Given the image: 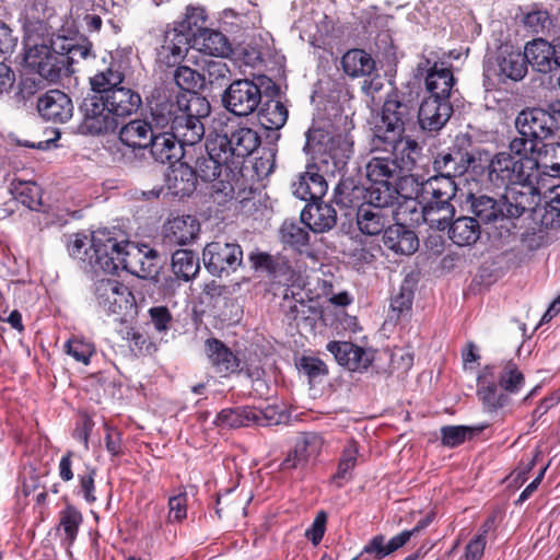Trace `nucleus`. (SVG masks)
Instances as JSON below:
<instances>
[{"instance_id":"obj_1","label":"nucleus","mask_w":560,"mask_h":560,"mask_svg":"<svg viewBox=\"0 0 560 560\" xmlns=\"http://www.w3.org/2000/svg\"><path fill=\"white\" fill-rule=\"evenodd\" d=\"M95 265L104 272L115 273L119 269L149 279L158 275V253L147 245L118 242L107 231H96L93 236Z\"/></svg>"},{"instance_id":"obj_2","label":"nucleus","mask_w":560,"mask_h":560,"mask_svg":"<svg viewBox=\"0 0 560 560\" xmlns=\"http://www.w3.org/2000/svg\"><path fill=\"white\" fill-rule=\"evenodd\" d=\"M518 136L509 143L515 154L541 151L545 140L552 138L560 129V98L551 102L546 109L527 108L520 112L514 121Z\"/></svg>"},{"instance_id":"obj_3","label":"nucleus","mask_w":560,"mask_h":560,"mask_svg":"<svg viewBox=\"0 0 560 560\" xmlns=\"http://www.w3.org/2000/svg\"><path fill=\"white\" fill-rule=\"evenodd\" d=\"M416 117V106L404 94L394 92L383 104L381 118L373 127L372 143L402 144L420 148L418 142L406 136Z\"/></svg>"},{"instance_id":"obj_4","label":"nucleus","mask_w":560,"mask_h":560,"mask_svg":"<svg viewBox=\"0 0 560 560\" xmlns=\"http://www.w3.org/2000/svg\"><path fill=\"white\" fill-rule=\"evenodd\" d=\"M456 192L454 179L445 177H431L421 185L422 218L431 229L444 231L453 221L455 206L452 200Z\"/></svg>"},{"instance_id":"obj_5","label":"nucleus","mask_w":560,"mask_h":560,"mask_svg":"<svg viewBox=\"0 0 560 560\" xmlns=\"http://www.w3.org/2000/svg\"><path fill=\"white\" fill-rule=\"evenodd\" d=\"M372 144L374 150L383 151L386 155L374 156L368 162L365 170L370 182H395L413 168L420 153V148L397 143Z\"/></svg>"},{"instance_id":"obj_6","label":"nucleus","mask_w":560,"mask_h":560,"mask_svg":"<svg viewBox=\"0 0 560 560\" xmlns=\"http://www.w3.org/2000/svg\"><path fill=\"white\" fill-rule=\"evenodd\" d=\"M537 159L530 153L515 154L509 151L497 153L488 165V177L498 187L524 183L536 184Z\"/></svg>"},{"instance_id":"obj_7","label":"nucleus","mask_w":560,"mask_h":560,"mask_svg":"<svg viewBox=\"0 0 560 560\" xmlns=\"http://www.w3.org/2000/svg\"><path fill=\"white\" fill-rule=\"evenodd\" d=\"M271 85L275 86L273 82L266 75L234 80L222 95L223 107L235 116L247 117L258 109L262 89Z\"/></svg>"},{"instance_id":"obj_8","label":"nucleus","mask_w":560,"mask_h":560,"mask_svg":"<svg viewBox=\"0 0 560 560\" xmlns=\"http://www.w3.org/2000/svg\"><path fill=\"white\" fill-rule=\"evenodd\" d=\"M540 189L537 184H520L505 187V192L500 201L503 208L504 232H498L500 238H509L515 234L516 224L514 220L521 218L525 212L535 210Z\"/></svg>"},{"instance_id":"obj_9","label":"nucleus","mask_w":560,"mask_h":560,"mask_svg":"<svg viewBox=\"0 0 560 560\" xmlns=\"http://www.w3.org/2000/svg\"><path fill=\"white\" fill-rule=\"evenodd\" d=\"M210 148L218 156L229 159L231 165L249 156L259 145L260 137L249 127L240 126L230 133H210Z\"/></svg>"},{"instance_id":"obj_10","label":"nucleus","mask_w":560,"mask_h":560,"mask_svg":"<svg viewBox=\"0 0 560 560\" xmlns=\"http://www.w3.org/2000/svg\"><path fill=\"white\" fill-rule=\"evenodd\" d=\"M209 114L210 104L206 97H188L185 110L171 130L183 149L186 145L192 147L202 140L205 137V126L201 119Z\"/></svg>"},{"instance_id":"obj_11","label":"nucleus","mask_w":560,"mask_h":560,"mask_svg":"<svg viewBox=\"0 0 560 560\" xmlns=\"http://www.w3.org/2000/svg\"><path fill=\"white\" fill-rule=\"evenodd\" d=\"M305 149L319 153L317 159H330L334 170H341L352 154V143L347 137L331 136L323 128L312 127L306 132Z\"/></svg>"},{"instance_id":"obj_12","label":"nucleus","mask_w":560,"mask_h":560,"mask_svg":"<svg viewBox=\"0 0 560 560\" xmlns=\"http://www.w3.org/2000/svg\"><path fill=\"white\" fill-rule=\"evenodd\" d=\"M59 45L57 38L50 46L40 44L28 47L24 55L26 68L49 81H56L62 74L68 75Z\"/></svg>"},{"instance_id":"obj_13","label":"nucleus","mask_w":560,"mask_h":560,"mask_svg":"<svg viewBox=\"0 0 560 560\" xmlns=\"http://www.w3.org/2000/svg\"><path fill=\"white\" fill-rule=\"evenodd\" d=\"M186 95L161 88L155 89L150 101L151 124L155 130L170 131L186 108Z\"/></svg>"},{"instance_id":"obj_14","label":"nucleus","mask_w":560,"mask_h":560,"mask_svg":"<svg viewBox=\"0 0 560 560\" xmlns=\"http://www.w3.org/2000/svg\"><path fill=\"white\" fill-rule=\"evenodd\" d=\"M336 171L327 159L307 164L305 172L300 174L298 180L292 184L293 195L305 201L320 199L328 189L325 174H334Z\"/></svg>"},{"instance_id":"obj_15","label":"nucleus","mask_w":560,"mask_h":560,"mask_svg":"<svg viewBox=\"0 0 560 560\" xmlns=\"http://www.w3.org/2000/svg\"><path fill=\"white\" fill-rule=\"evenodd\" d=\"M80 110L82 113L80 130L83 135L108 133L115 131L118 127V120L101 95L85 97Z\"/></svg>"},{"instance_id":"obj_16","label":"nucleus","mask_w":560,"mask_h":560,"mask_svg":"<svg viewBox=\"0 0 560 560\" xmlns=\"http://www.w3.org/2000/svg\"><path fill=\"white\" fill-rule=\"evenodd\" d=\"M207 270L217 277L234 272L243 262V250L236 243L215 241L209 243L202 252Z\"/></svg>"},{"instance_id":"obj_17","label":"nucleus","mask_w":560,"mask_h":560,"mask_svg":"<svg viewBox=\"0 0 560 560\" xmlns=\"http://www.w3.org/2000/svg\"><path fill=\"white\" fill-rule=\"evenodd\" d=\"M98 306L107 314H121L133 306L128 287L115 279H101L95 283Z\"/></svg>"},{"instance_id":"obj_18","label":"nucleus","mask_w":560,"mask_h":560,"mask_svg":"<svg viewBox=\"0 0 560 560\" xmlns=\"http://www.w3.org/2000/svg\"><path fill=\"white\" fill-rule=\"evenodd\" d=\"M488 72L497 77L501 83H505L508 80L521 81L527 73L526 56L511 46L501 47Z\"/></svg>"},{"instance_id":"obj_19","label":"nucleus","mask_w":560,"mask_h":560,"mask_svg":"<svg viewBox=\"0 0 560 560\" xmlns=\"http://www.w3.org/2000/svg\"><path fill=\"white\" fill-rule=\"evenodd\" d=\"M452 114L453 106L450 100L428 96L422 101L417 117L422 130L438 132L446 125Z\"/></svg>"},{"instance_id":"obj_20","label":"nucleus","mask_w":560,"mask_h":560,"mask_svg":"<svg viewBox=\"0 0 560 560\" xmlns=\"http://www.w3.org/2000/svg\"><path fill=\"white\" fill-rule=\"evenodd\" d=\"M273 409L267 408L265 411L256 410L249 407L228 408L221 410L214 423L218 427L224 429H237L242 427H248L250 423L258 425H270L272 424Z\"/></svg>"},{"instance_id":"obj_21","label":"nucleus","mask_w":560,"mask_h":560,"mask_svg":"<svg viewBox=\"0 0 560 560\" xmlns=\"http://www.w3.org/2000/svg\"><path fill=\"white\" fill-rule=\"evenodd\" d=\"M323 439L315 432H305L296 438L294 448L281 464L283 470L304 468L319 455Z\"/></svg>"},{"instance_id":"obj_22","label":"nucleus","mask_w":560,"mask_h":560,"mask_svg":"<svg viewBox=\"0 0 560 560\" xmlns=\"http://www.w3.org/2000/svg\"><path fill=\"white\" fill-rule=\"evenodd\" d=\"M37 110L46 121L65 124L73 116V103L65 92L50 90L38 98Z\"/></svg>"},{"instance_id":"obj_23","label":"nucleus","mask_w":560,"mask_h":560,"mask_svg":"<svg viewBox=\"0 0 560 560\" xmlns=\"http://www.w3.org/2000/svg\"><path fill=\"white\" fill-rule=\"evenodd\" d=\"M249 260L255 269H265L276 282L282 285L294 287L298 282L299 275L284 257L253 252L249 254Z\"/></svg>"},{"instance_id":"obj_24","label":"nucleus","mask_w":560,"mask_h":560,"mask_svg":"<svg viewBox=\"0 0 560 560\" xmlns=\"http://www.w3.org/2000/svg\"><path fill=\"white\" fill-rule=\"evenodd\" d=\"M470 212L480 224H495L499 232H504L503 208L500 199L485 194H469L467 196Z\"/></svg>"},{"instance_id":"obj_25","label":"nucleus","mask_w":560,"mask_h":560,"mask_svg":"<svg viewBox=\"0 0 560 560\" xmlns=\"http://www.w3.org/2000/svg\"><path fill=\"white\" fill-rule=\"evenodd\" d=\"M475 161L471 153L453 148L438 153L433 161V167L440 173L439 177L453 179L464 175Z\"/></svg>"},{"instance_id":"obj_26","label":"nucleus","mask_w":560,"mask_h":560,"mask_svg":"<svg viewBox=\"0 0 560 560\" xmlns=\"http://www.w3.org/2000/svg\"><path fill=\"white\" fill-rule=\"evenodd\" d=\"M541 151L536 152L537 172H535L538 187H546L550 182L560 180V143H542Z\"/></svg>"},{"instance_id":"obj_27","label":"nucleus","mask_w":560,"mask_h":560,"mask_svg":"<svg viewBox=\"0 0 560 560\" xmlns=\"http://www.w3.org/2000/svg\"><path fill=\"white\" fill-rule=\"evenodd\" d=\"M395 217V210L380 209L369 203H362L357 210V225L361 233L375 236L385 232Z\"/></svg>"},{"instance_id":"obj_28","label":"nucleus","mask_w":560,"mask_h":560,"mask_svg":"<svg viewBox=\"0 0 560 560\" xmlns=\"http://www.w3.org/2000/svg\"><path fill=\"white\" fill-rule=\"evenodd\" d=\"M326 349L334 354L340 365L350 371L366 370L372 362V355L363 348L348 341H330Z\"/></svg>"},{"instance_id":"obj_29","label":"nucleus","mask_w":560,"mask_h":560,"mask_svg":"<svg viewBox=\"0 0 560 560\" xmlns=\"http://www.w3.org/2000/svg\"><path fill=\"white\" fill-rule=\"evenodd\" d=\"M419 70H425V86L429 91V96H439L450 100L452 89L455 83L454 75L451 69L439 65L436 61L431 66V61L425 59L424 62L419 63Z\"/></svg>"},{"instance_id":"obj_30","label":"nucleus","mask_w":560,"mask_h":560,"mask_svg":"<svg viewBox=\"0 0 560 560\" xmlns=\"http://www.w3.org/2000/svg\"><path fill=\"white\" fill-rule=\"evenodd\" d=\"M301 221L314 233H325L336 225L337 213L329 203L312 201L303 209Z\"/></svg>"},{"instance_id":"obj_31","label":"nucleus","mask_w":560,"mask_h":560,"mask_svg":"<svg viewBox=\"0 0 560 560\" xmlns=\"http://www.w3.org/2000/svg\"><path fill=\"white\" fill-rule=\"evenodd\" d=\"M188 49L189 34L185 33L184 30L174 27L165 32L158 57L162 63L167 67H173L185 57Z\"/></svg>"},{"instance_id":"obj_32","label":"nucleus","mask_w":560,"mask_h":560,"mask_svg":"<svg viewBox=\"0 0 560 560\" xmlns=\"http://www.w3.org/2000/svg\"><path fill=\"white\" fill-rule=\"evenodd\" d=\"M101 96L117 120L118 117H127L137 113L142 105L140 94L125 86L109 90L108 93Z\"/></svg>"},{"instance_id":"obj_33","label":"nucleus","mask_w":560,"mask_h":560,"mask_svg":"<svg viewBox=\"0 0 560 560\" xmlns=\"http://www.w3.org/2000/svg\"><path fill=\"white\" fill-rule=\"evenodd\" d=\"M151 156L159 163L178 162L184 149L171 131H155L148 147Z\"/></svg>"},{"instance_id":"obj_34","label":"nucleus","mask_w":560,"mask_h":560,"mask_svg":"<svg viewBox=\"0 0 560 560\" xmlns=\"http://www.w3.org/2000/svg\"><path fill=\"white\" fill-rule=\"evenodd\" d=\"M526 66L530 65L534 70L548 73L558 69L555 50L551 43L544 38L532 40L525 46Z\"/></svg>"},{"instance_id":"obj_35","label":"nucleus","mask_w":560,"mask_h":560,"mask_svg":"<svg viewBox=\"0 0 560 560\" xmlns=\"http://www.w3.org/2000/svg\"><path fill=\"white\" fill-rule=\"evenodd\" d=\"M196 185V172L187 163L179 162L177 165H173L166 174L165 187L172 196L188 197L195 191Z\"/></svg>"},{"instance_id":"obj_36","label":"nucleus","mask_w":560,"mask_h":560,"mask_svg":"<svg viewBox=\"0 0 560 560\" xmlns=\"http://www.w3.org/2000/svg\"><path fill=\"white\" fill-rule=\"evenodd\" d=\"M383 243L388 249L401 255H411L419 247L416 233L399 223L387 226L383 234Z\"/></svg>"},{"instance_id":"obj_37","label":"nucleus","mask_w":560,"mask_h":560,"mask_svg":"<svg viewBox=\"0 0 560 560\" xmlns=\"http://www.w3.org/2000/svg\"><path fill=\"white\" fill-rule=\"evenodd\" d=\"M199 231L200 224L195 217H176L165 225V241L174 245H186L197 238Z\"/></svg>"},{"instance_id":"obj_38","label":"nucleus","mask_w":560,"mask_h":560,"mask_svg":"<svg viewBox=\"0 0 560 560\" xmlns=\"http://www.w3.org/2000/svg\"><path fill=\"white\" fill-rule=\"evenodd\" d=\"M524 27L534 33L545 36L557 35L560 30V20L552 16L546 9L534 4L530 10L523 15Z\"/></svg>"},{"instance_id":"obj_39","label":"nucleus","mask_w":560,"mask_h":560,"mask_svg":"<svg viewBox=\"0 0 560 560\" xmlns=\"http://www.w3.org/2000/svg\"><path fill=\"white\" fill-rule=\"evenodd\" d=\"M155 131L151 122L135 119L120 128L119 140L129 148L147 150Z\"/></svg>"},{"instance_id":"obj_40","label":"nucleus","mask_w":560,"mask_h":560,"mask_svg":"<svg viewBox=\"0 0 560 560\" xmlns=\"http://www.w3.org/2000/svg\"><path fill=\"white\" fill-rule=\"evenodd\" d=\"M125 79V72L121 61L112 60L109 65L98 71L95 75L90 79L92 90L98 95H104L119 88Z\"/></svg>"},{"instance_id":"obj_41","label":"nucleus","mask_w":560,"mask_h":560,"mask_svg":"<svg viewBox=\"0 0 560 560\" xmlns=\"http://www.w3.org/2000/svg\"><path fill=\"white\" fill-rule=\"evenodd\" d=\"M207 353L211 364L220 374L233 373L238 368V360L225 345L218 339L206 341Z\"/></svg>"},{"instance_id":"obj_42","label":"nucleus","mask_w":560,"mask_h":560,"mask_svg":"<svg viewBox=\"0 0 560 560\" xmlns=\"http://www.w3.org/2000/svg\"><path fill=\"white\" fill-rule=\"evenodd\" d=\"M400 197L394 182H371V185L366 188L365 203L380 209L393 210L392 208Z\"/></svg>"},{"instance_id":"obj_43","label":"nucleus","mask_w":560,"mask_h":560,"mask_svg":"<svg viewBox=\"0 0 560 560\" xmlns=\"http://www.w3.org/2000/svg\"><path fill=\"white\" fill-rule=\"evenodd\" d=\"M207 156L199 158L196 162V177L201 178L203 182L215 180L220 175L223 166H230L229 159L214 154L210 148V136L206 140Z\"/></svg>"},{"instance_id":"obj_44","label":"nucleus","mask_w":560,"mask_h":560,"mask_svg":"<svg viewBox=\"0 0 560 560\" xmlns=\"http://www.w3.org/2000/svg\"><path fill=\"white\" fill-rule=\"evenodd\" d=\"M547 199L540 223L546 229L560 226V180L550 182L546 187H538Z\"/></svg>"},{"instance_id":"obj_45","label":"nucleus","mask_w":560,"mask_h":560,"mask_svg":"<svg viewBox=\"0 0 560 560\" xmlns=\"http://www.w3.org/2000/svg\"><path fill=\"white\" fill-rule=\"evenodd\" d=\"M450 238L458 246L475 244L480 237V223L471 217H462L451 222Z\"/></svg>"},{"instance_id":"obj_46","label":"nucleus","mask_w":560,"mask_h":560,"mask_svg":"<svg viewBox=\"0 0 560 560\" xmlns=\"http://www.w3.org/2000/svg\"><path fill=\"white\" fill-rule=\"evenodd\" d=\"M195 45L209 56L222 57L230 51L226 37L219 31L203 28L200 33H194Z\"/></svg>"},{"instance_id":"obj_47","label":"nucleus","mask_w":560,"mask_h":560,"mask_svg":"<svg viewBox=\"0 0 560 560\" xmlns=\"http://www.w3.org/2000/svg\"><path fill=\"white\" fill-rule=\"evenodd\" d=\"M341 63L343 71L350 77H368L375 70L374 59L362 49L347 51Z\"/></svg>"},{"instance_id":"obj_48","label":"nucleus","mask_w":560,"mask_h":560,"mask_svg":"<svg viewBox=\"0 0 560 560\" xmlns=\"http://www.w3.org/2000/svg\"><path fill=\"white\" fill-rule=\"evenodd\" d=\"M199 258L190 249H177L172 255V270L177 278L189 281L199 272Z\"/></svg>"},{"instance_id":"obj_49","label":"nucleus","mask_w":560,"mask_h":560,"mask_svg":"<svg viewBox=\"0 0 560 560\" xmlns=\"http://www.w3.org/2000/svg\"><path fill=\"white\" fill-rule=\"evenodd\" d=\"M258 120L265 129L278 130L288 120V109L280 101H267L258 112Z\"/></svg>"},{"instance_id":"obj_50","label":"nucleus","mask_w":560,"mask_h":560,"mask_svg":"<svg viewBox=\"0 0 560 560\" xmlns=\"http://www.w3.org/2000/svg\"><path fill=\"white\" fill-rule=\"evenodd\" d=\"M173 77L176 85L182 91L191 93L190 96H199L198 92L205 89V78L188 66H178Z\"/></svg>"},{"instance_id":"obj_51","label":"nucleus","mask_w":560,"mask_h":560,"mask_svg":"<svg viewBox=\"0 0 560 560\" xmlns=\"http://www.w3.org/2000/svg\"><path fill=\"white\" fill-rule=\"evenodd\" d=\"M302 221L285 220L280 228L281 241L295 249H301L308 244L310 235Z\"/></svg>"},{"instance_id":"obj_52","label":"nucleus","mask_w":560,"mask_h":560,"mask_svg":"<svg viewBox=\"0 0 560 560\" xmlns=\"http://www.w3.org/2000/svg\"><path fill=\"white\" fill-rule=\"evenodd\" d=\"M485 429L481 427L468 425H445L441 428L442 444L447 447H456L466 440L471 439Z\"/></svg>"},{"instance_id":"obj_53","label":"nucleus","mask_w":560,"mask_h":560,"mask_svg":"<svg viewBox=\"0 0 560 560\" xmlns=\"http://www.w3.org/2000/svg\"><path fill=\"white\" fill-rule=\"evenodd\" d=\"M82 522L83 516L81 512L73 505H67L59 513V526L62 528L69 545L75 540Z\"/></svg>"},{"instance_id":"obj_54","label":"nucleus","mask_w":560,"mask_h":560,"mask_svg":"<svg viewBox=\"0 0 560 560\" xmlns=\"http://www.w3.org/2000/svg\"><path fill=\"white\" fill-rule=\"evenodd\" d=\"M95 233L96 232H94L92 236H94ZM68 252L72 257L81 260L88 259L91 266L98 268V266L95 265L93 237L89 240L88 236L83 234L73 235V238L68 243Z\"/></svg>"},{"instance_id":"obj_55","label":"nucleus","mask_w":560,"mask_h":560,"mask_svg":"<svg viewBox=\"0 0 560 560\" xmlns=\"http://www.w3.org/2000/svg\"><path fill=\"white\" fill-rule=\"evenodd\" d=\"M14 197L22 205L31 210L38 211L42 207L40 189L37 185L32 183L19 182L13 185L12 189Z\"/></svg>"},{"instance_id":"obj_56","label":"nucleus","mask_w":560,"mask_h":560,"mask_svg":"<svg viewBox=\"0 0 560 560\" xmlns=\"http://www.w3.org/2000/svg\"><path fill=\"white\" fill-rule=\"evenodd\" d=\"M524 383V375L516 364L512 361L505 362L499 376V385L501 389L510 394H516L523 387Z\"/></svg>"},{"instance_id":"obj_57","label":"nucleus","mask_w":560,"mask_h":560,"mask_svg":"<svg viewBox=\"0 0 560 560\" xmlns=\"http://www.w3.org/2000/svg\"><path fill=\"white\" fill-rule=\"evenodd\" d=\"M363 189L351 179L341 180L335 188L334 201L340 207H353L360 200Z\"/></svg>"},{"instance_id":"obj_58","label":"nucleus","mask_w":560,"mask_h":560,"mask_svg":"<svg viewBox=\"0 0 560 560\" xmlns=\"http://www.w3.org/2000/svg\"><path fill=\"white\" fill-rule=\"evenodd\" d=\"M59 39V48L65 57V63L68 71V75L73 72L71 66L73 62H78L79 59H86L91 55L92 45L90 43L83 45H74L66 38Z\"/></svg>"},{"instance_id":"obj_59","label":"nucleus","mask_w":560,"mask_h":560,"mask_svg":"<svg viewBox=\"0 0 560 560\" xmlns=\"http://www.w3.org/2000/svg\"><path fill=\"white\" fill-rule=\"evenodd\" d=\"M230 68L223 60H209L206 62L201 75L205 78V85L222 86L230 79Z\"/></svg>"},{"instance_id":"obj_60","label":"nucleus","mask_w":560,"mask_h":560,"mask_svg":"<svg viewBox=\"0 0 560 560\" xmlns=\"http://www.w3.org/2000/svg\"><path fill=\"white\" fill-rule=\"evenodd\" d=\"M65 351L72 357L77 362L85 365L90 363L95 348L94 345L81 337L73 336L65 343Z\"/></svg>"},{"instance_id":"obj_61","label":"nucleus","mask_w":560,"mask_h":560,"mask_svg":"<svg viewBox=\"0 0 560 560\" xmlns=\"http://www.w3.org/2000/svg\"><path fill=\"white\" fill-rule=\"evenodd\" d=\"M415 292V284L410 280H405L390 302V307L394 313H397V318L405 313H408L412 305Z\"/></svg>"},{"instance_id":"obj_62","label":"nucleus","mask_w":560,"mask_h":560,"mask_svg":"<svg viewBox=\"0 0 560 560\" xmlns=\"http://www.w3.org/2000/svg\"><path fill=\"white\" fill-rule=\"evenodd\" d=\"M358 446L354 442L349 443L339 460L338 470L334 476V480H350L351 471L357 465Z\"/></svg>"},{"instance_id":"obj_63","label":"nucleus","mask_w":560,"mask_h":560,"mask_svg":"<svg viewBox=\"0 0 560 560\" xmlns=\"http://www.w3.org/2000/svg\"><path fill=\"white\" fill-rule=\"evenodd\" d=\"M206 21L205 10L200 7H188L184 21L179 24L178 30H184L185 33L191 34L200 33L205 27L202 26Z\"/></svg>"},{"instance_id":"obj_64","label":"nucleus","mask_w":560,"mask_h":560,"mask_svg":"<svg viewBox=\"0 0 560 560\" xmlns=\"http://www.w3.org/2000/svg\"><path fill=\"white\" fill-rule=\"evenodd\" d=\"M478 396L482 400L483 405L489 410H497L506 402V395L498 388L495 384L481 387L478 390Z\"/></svg>"}]
</instances>
